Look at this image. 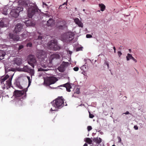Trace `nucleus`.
Masks as SVG:
<instances>
[{
    "label": "nucleus",
    "mask_w": 146,
    "mask_h": 146,
    "mask_svg": "<svg viewBox=\"0 0 146 146\" xmlns=\"http://www.w3.org/2000/svg\"><path fill=\"white\" fill-rule=\"evenodd\" d=\"M22 7H17L13 9L10 13V15L15 18L17 17L19 15V13L23 11Z\"/></svg>",
    "instance_id": "7"
},
{
    "label": "nucleus",
    "mask_w": 146,
    "mask_h": 146,
    "mask_svg": "<svg viewBox=\"0 0 146 146\" xmlns=\"http://www.w3.org/2000/svg\"><path fill=\"white\" fill-rule=\"evenodd\" d=\"M31 23V21H26V24H27L28 23Z\"/></svg>",
    "instance_id": "52"
},
{
    "label": "nucleus",
    "mask_w": 146,
    "mask_h": 146,
    "mask_svg": "<svg viewBox=\"0 0 146 146\" xmlns=\"http://www.w3.org/2000/svg\"><path fill=\"white\" fill-rule=\"evenodd\" d=\"M85 141L90 144H91L92 143V140L90 138H86Z\"/></svg>",
    "instance_id": "25"
},
{
    "label": "nucleus",
    "mask_w": 146,
    "mask_h": 146,
    "mask_svg": "<svg viewBox=\"0 0 146 146\" xmlns=\"http://www.w3.org/2000/svg\"><path fill=\"white\" fill-rule=\"evenodd\" d=\"M5 55V52L3 50H0V60L4 58Z\"/></svg>",
    "instance_id": "23"
},
{
    "label": "nucleus",
    "mask_w": 146,
    "mask_h": 146,
    "mask_svg": "<svg viewBox=\"0 0 146 146\" xmlns=\"http://www.w3.org/2000/svg\"><path fill=\"white\" fill-rule=\"evenodd\" d=\"M9 36L10 39L14 41H18L19 39V36L13 33H9Z\"/></svg>",
    "instance_id": "15"
},
{
    "label": "nucleus",
    "mask_w": 146,
    "mask_h": 146,
    "mask_svg": "<svg viewBox=\"0 0 146 146\" xmlns=\"http://www.w3.org/2000/svg\"><path fill=\"white\" fill-rule=\"evenodd\" d=\"M99 5L102 11H103L105 10L106 8V6L103 4H99Z\"/></svg>",
    "instance_id": "24"
},
{
    "label": "nucleus",
    "mask_w": 146,
    "mask_h": 146,
    "mask_svg": "<svg viewBox=\"0 0 146 146\" xmlns=\"http://www.w3.org/2000/svg\"><path fill=\"white\" fill-rule=\"evenodd\" d=\"M27 62L33 68H31L27 65L24 66L23 69V71L30 74L31 78L34 75L35 71L34 69L35 66L36 64V61L35 56L29 55L28 57Z\"/></svg>",
    "instance_id": "2"
},
{
    "label": "nucleus",
    "mask_w": 146,
    "mask_h": 146,
    "mask_svg": "<svg viewBox=\"0 0 146 146\" xmlns=\"http://www.w3.org/2000/svg\"><path fill=\"white\" fill-rule=\"evenodd\" d=\"M45 15L46 17H49V15H48V13L45 14Z\"/></svg>",
    "instance_id": "49"
},
{
    "label": "nucleus",
    "mask_w": 146,
    "mask_h": 146,
    "mask_svg": "<svg viewBox=\"0 0 146 146\" xmlns=\"http://www.w3.org/2000/svg\"><path fill=\"white\" fill-rule=\"evenodd\" d=\"M60 86H62L66 88V90L68 92L71 91L70 89L71 88V86L70 84L69 83H67L63 85H61Z\"/></svg>",
    "instance_id": "18"
},
{
    "label": "nucleus",
    "mask_w": 146,
    "mask_h": 146,
    "mask_svg": "<svg viewBox=\"0 0 146 146\" xmlns=\"http://www.w3.org/2000/svg\"><path fill=\"white\" fill-rule=\"evenodd\" d=\"M54 20L50 18L47 21L46 24L47 26L51 27L54 25Z\"/></svg>",
    "instance_id": "20"
},
{
    "label": "nucleus",
    "mask_w": 146,
    "mask_h": 146,
    "mask_svg": "<svg viewBox=\"0 0 146 146\" xmlns=\"http://www.w3.org/2000/svg\"><path fill=\"white\" fill-rule=\"evenodd\" d=\"M48 48L50 49L56 51L59 50L60 47L57 44V42L55 40H51L48 43Z\"/></svg>",
    "instance_id": "8"
},
{
    "label": "nucleus",
    "mask_w": 146,
    "mask_h": 146,
    "mask_svg": "<svg viewBox=\"0 0 146 146\" xmlns=\"http://www.w3.org/2000/svg\"><path fill=\"white\" fill-rule=\"evenodd\" d=\"M24 48V46L23 45H19V46L18 50L19 51L21 49L23 48Z\"/></svg>",
    "instance_id": "30"
},
{
    "label": "nucleus",
    "mask_w": 146,
    "mask_h": 146,
    "mask_svg": "<svg viewBox=\"0 0 146 146\" xmlns=\"http://www.w3.org/2000/svg\"><path fill=\"white\" fill-rule=\"evenodd\" d=\"M76 93L77 94H79L80 93V90L79 88H77L76 90Z\"/></svg>",
    "instance_id": "36"
},
{
    "label": "nucleus",
    "mask_w": 146,
    "mask_h": 146,
    "mask_svg": "<svg viewBox=\"0 0 146 146\" xmlns=\"http://www.w3.org/2000/svg\"><path fill=\"white\" fill-rule=\"evenodd\" d=\"M118 138L119 139V141L118 142L120 143L121 141V139L120 137H118Z\"/></svg>",
    "instance_id": "45"
},
{
    "label": "nucleus",
    "mask_w": 146,
    "mask_h": 146,
    "mask_svg": "<svg viewBox=\"0 0 146 146\" xmlns=\"http://www.w3.org/2000/svg\"><path fill=\"white\" fill-rule=\"evenodd\" d=\"M9 76L8 75H6L5 77H3V78H1V81L2 82H4L6 80H7V79L9 78Z\"/></svg>",
    "instance_id": "27"
},
{
    "label": "nucleus",
    "mask_w": 146,
    "mask_h": 146,
    "mask_svg": "<svg viewBox=\"0 0 146 146\" xmlns=\"http://www.w3.org/2000/svg\"><path fill=\"white\" fill-rule=\"evenodd\" d=\"M3 20H4V23L6 24V27L7 26V24L8 23V21L7 19H4Z\"/></svg>",
    "instance_id": "29"
},
{
    "label": "nucleus",
    "mask_w": 146,
    "mask_h": 146,
    "mask_svg": "<svg viewBox=\"0 0 146 146\" xmlns=\"http://www.w3.org/2000/svg\"><path fill=\"white\" fill-rule=\"evenodd\" d=\"M74 21L76 24L78 25L80 27H83V25L82 22L78 18H76L74 19Z\"/></svg>",
    "instance_id": "19"
},
{
    "label": "nucleus",
    "mask_w": 146,
    "mask_h": 146,
    "mask_svg": "<svg viewBox=\"0 0 146 146\" xmlns=\"http://www.w3.org/2000/svg\"><path fill=\"white\" fill-rule=\"evenodd\" d=\"M132 60H133L135 62H137V60L134 58H133V57L131 59Z\"/></svg>",
    "instance_id": "44"
},
{
    "label": "nucleus",
    "mask_w": 146,
    "mask_h": 146,
    "mask_svg": "<svg viewBox=\"0 0 146 146\" xmlns=\"http://www.w3.org/2000/svg\"><path fill=\"white\" fill-rule=\"evenodd\" d=\"M88 144L86 143H85L83 146H87Z\"/></svg>",
    "instance_id": "53"
},
{
    "label": "nucleus",
    "mask_w": 146,
    "mask_h": 146,
    "mask_svg": "<svg viewBox=\"0 0 146 146\" xmlns=\"http://www.w3.org/2000/svg\"><path fill=\"white\" fill-rule=\"evenodd\" d=\"M85 0H82L83 1V2H84L85 1Z\"/></svg>",
    "instance_id": "60"
},
{
    "label": "nucleus",
    "mask_w": 146,
    "mask_h": 146,
    "mask_svg": "<svg viewBox=\"0 0 146 146\" xmlns=\"http://www.w3.org/2000/svg\"><path fill=\"white\" fill-rule=\"evenodd\" d=\"M27 90L25 91L24 90L20 91L18 90H15L14 91L13 94L14 95L17 97H21L20 98V100L18 102V104L19 105V106H22L23 105V102L21 99H22L23 100L25 98L26 96V92Z\"/></svg>",
    "instance_id": "4"
},
{
    "label": "nucleus",
    "mask_w": 146,
    "mask_h": 146,
    "mask_svg": "<svg viewBox=\"0 0 146 146\" xmlns=\"http://www.w3.org/2000/svg\"><path fill=\"white\" fill-rule=\"evenodd\" d=\"M18 3L19 5L22 6V7L25 8L27 10L28 16L30 18L37 13L39 10L36 5L34 3L29 4L26 0H19Z\"/></svg>",
    "instance_id": "1"
},
{
    "label": "nucleus",
    "mask_w": 146,
    "mask_h": 146,
    "mask_svg": "<svg viewBox=\"0 0 146 146\" xmlns=\"http://www.w3.org/2000/svg\"><path fill=\"white\" fill-rule=\"evenodd\" d=\"M68 62H63L58 69L60 72H63L65 71V68L68 66Z\"/></svg>",
    "instance_id": "10"
},
{
    "label": "nucleus",
    "mask_w": 146,
    "mask_h": 146,
    "mask_svg": "<svg viewBox=\"0 0 146 146\" xmlns=\"http://www.w3.org/2000/svg\"><path fill=\"white\" fill-rule=\"evenodd\" d=\"M56 27L60 30H66L67 26L66 22L64 20L60 19L56 21Z\"/></svg>",
    "instance_id": "6"
},
{
    "label": "nucleus",
    "mask_w": 146,
    "mask_h": 146,
    "mask_svg": "<svg viewBox=\"0 0 146 146\" xmlns=\"http://www.w3.org/2000/svg\"><path fill=\"white\" fill-rule=\"evenodd\" d=\"M4 20H2L0 22V26L2 27H6V24L4 23Z\"/></svg>",
    "instance_id": "26"
},
{
    "label": "nucleus",
    "mask_w": 146,
    "mask_h": 146,
    "mask_svg": "<svg viewBox=\"0 0 146 146\" xmlns=\"http://www.w3.org/2000/svg\"><path fill=\"white\" fill-rule=\"evenodd\" d=\"M81 68L82 70L84 71H86L88 69L87 64L86 63L85 64L81 67Z\"/></svg>",
    "instance_id": "22"
},
{
    "label": "nucleus",
    "mask_w": 146,
    "mask_h": 146,
    "mask_svg": "<svg viewBox=\"0 0 146 146\" xmlns=\"http://www.w3.org/2000/svg\"><path fill=\"white\" fill-rule=\"evenodd\" d=\"M86 37L87 38H90L92 37V36L90 34H87L86 35Z\"/></svg>",
    "instance_id": "35"
},
{
    "label": "nucleus",
    "mask_w": 146,
    "mask_h": 146,
    "mask_svg": "<svg viewBox=\"0 0 146 146\" xmlns=\"http://www.w3.org/2000/svg\"><path fill=\"white\" fill-rule=\"evenodd\" d=\"M89 117L91 118H92L93 117H94V115L90 113V112H89Z\"/></svg>",
    "instance_id": "33"
},
{
    "label": "nucleus",
    "mask_w": 146,
    "mask_h": 146,
    "mask_svg": "<svg viewBox=\"0 0 146 146\" xmlns=\"http://www.w3.org/2000/svg\"><path fill=\"white\" fill-rule=\"evenodd\" d=\"M42 4L43 5H45L46 6H47V5L46 3H45L44 2H42Z\"/></svg>",
    "instance_id": "48"
},
{
    "label": "nucleus",
    "mask_w": 146,
    "mask_h": 146,
    "mask_svg": "<svg viewBox=\"0 0 146 146\" xmlns=\"http://www.w3.org/2000/svg\"><path fill=\"white\" fill-rule=\"evenodd\" d=\"M65 4H66V2H64L63 4L62 5H61L60 6V7H59V8H60V7H61V6L63 5H64Z\"/></svg>",
    "instance_id": "51"
},
{
    "label": "nucleus",
    "mask_w": 146,
    "mask_h": 146,
    "mask_svg": "<svg viewBox=\"0 0 146 146\" xmlns=\"http://www.w3.org/2000/svg\"><path fill=\"white\" fill-rule=\"evenodd\" d=\"M9 70L10 71H14V70H13V68H11V70H10V69H9Z\"/></svg>",
    "instance_id": "56"
},
{
    "label": "nucleus",
    "mask_w": 146,
    "mask_h": 146,
    "mask_svg": "<svg viewBox=\"0 0 146 146\" xmlns=\"http://www.w3.org/2000/svg\"><path fill=\"white\" fill-rule=\"evenodd\" d=\"M65 38L67 42H69L72 40L74 38V35L71 32H68L66 33Z\"/></svg>",
    "instance_id": "9"
},
{
    "label": "nucleus",
    "mask_w": 146,
    "mask_h": 146,
    "mask_svg": "<svg viewBox=\"0 0 146 146\" xmlns=\"http://www.w3.org/2000/svg\"><path fill=\"white\" fill-rule=\"evenodd\" d=\"M112 146H116L115 145H113Z\"/></svg>",
    "instance_id": "59"
},
{
    "label": "nucleus",
    "mask_w": 146,
    "mask_h": 146,
    "mask_svg": "<svg viewBox=\"0 0 146 146\" xmlns=\"http://www.w3.org/2000/svg\"><path fill=\"white\" fill-rule=\"evenodd\" d=\"M58 80L57 78L54 77H50L48 78L46 80H44V83L47 86H49V88L51 89L56 88V87H52L50 85L54 84Z\"/></svg>",
    "instance_id": "5"
},
{
    "label": "nucleus",
    "mask_w": 146,
    "mask_h": 146,
    "mask_svg": "<svg viewBox=\"0 0 146 146\" xmlns=\"http://www.w3.org/2000/svg\"><path fill=\"white\" fill-rule=\"evenodd\" d=\"M2 91L0 90V98L1 97V96H2Z\"/></svg>",
    "instance_id": "46"
},
{
    "label": "nucleus",
    "mask_w": 146,
    "mask_h": 146,
    "mask_svg": "<svg viewBox=\"0 0 146 146\" xmlns=\"http://www.w3.org/2000/svg\"><path fill=\"white\" fill-rule=\"evenodd\" d=\"M50 110L51 111H53L55 110H53L52 109V108H51L50 109Z\"/></svg>",
    "instance_id": "58"
},
{
    "label": "nucleus",
    "mask_w": 146,
    "mask_h": 146,
    "mask_svg": "<svg viewBox=\"0 0 146 146\" xmlns=\"http://www.w3.org/2000/svg\"><path fill=\"white\" fill-rule=\"evenodd\" d=\"M27 78L28 80H29L30 79V77L29 76H27Z\"/></svg>",
    "instance_id": "55"
},
{
    "label": "nucleus",
    "mask_w": 146,
    "mask_h": 146,
    "mask_svg": "<svg viewBox=\"0 0 146 146\" xmlns=\"http://www.w3.org/2000/svg\"><path fill=\"white\" fill-rule=\"evenodd\" d=\"M39 35L38 36L37 39L35 40V42H36L38 44H40L42 43V40L43 38L42 35L38 32V33Z\"/></svg>",
    "instance_id": "16"
},
{
    "label": "nucleus",
    "mask_w": 146,
    "mask_h": 146,
    "mask_svg": "<svg viewBox=\"0 0 146 146\" xmlns=\"http://www.w3.org/2000/svg\"><path fill=\"white\" fill-rule=\"evenodd\" d=\"M13 62L15 65L16 64L17 66H19L22 64V59L20 58L16 57L14 58Z\"/></svg>",
    "instance_id": "13"
},
{
    "label": "nucleus",
    "mask_w": 146,
    "mask_h": 146,
    "mask_svg": "<svg viewBox=\"0 0 146 146\" xmlns=\"http://www.w3.org/2000/svg\"><path fill=\"white\" fill-rule=\"evenodd\" d=\"M102 141V139L100 137H96L93 139V141L97 144H100Z\"/></svg>",
    "instance_id": "21"
},
{
    "label": "nucleus",
    "mask_w": 146,
    "mask_h": 146,
    "mask_svg": "<svg viewBox=\"0 0 146 146\" xmlns=\"http://www.w3.org/2000/svg\"><path fill=\"white\" fill-rule=\"evenodd\" d=\"M73 70L75 71H78L79 70V68L78 67H75L73 68Z\"/></svg>",
    "instance_id": "37"
},
{
    "label": "nucleus",
    "mask_w": 146,
    "mask_h": 146,
    "mask_svg": "<svg viewBox=\"0 0 146 146\" xmlns=\"http://www.w3.org/2000/svg\"><path fill=\"white\" fill-rule=\"evenodd\" d=\"M88 62H91V60H90L89 59L88 60Z\"/></svg>",
    "instance_id": "57"
},
{
    "label": "nucleus",
    "mask_w": 146,
    "mask_h": 146,
    "mask_svg": "<svg viewBox=\"0 0 146 146\" xmlns=\"http://www.w3.org/2000/svg\"><path fill=\"white\" fill-rule=\"evenodd\" d=\"M134 128L135 130H137L138 129V127L136 125L134 126Z\"/></svg>",
    "instance_id": "41"
},
{
    "label": "nucleus",
    "mask_w": 146,
    "mask_h": 146,
    "mask_svg": "<svg viewBox=\"0 0 146 146\" xmlns=\"http://www.w3.org/2000/svg\"><path fill=\"white\" fill-rule=\"evenodd\" d=\"M64 99L62 96L58 97L52 102V106L55 108H61L64 105L67 106V104H64Z\"/></svg>",
    "instance_id": "3"
},
{
    "label": "nucleus",
    "mask_w": 146,
    "mask_h": 146,
    "mask_svg": "<svg viewBox=\"0 0 146 146\" xmlns=\"http://www.w3.org/2000/svg\"><path fill=\"white\" fill-rule=\"evenodd\" d=\"M3 13L5 15H6L7 14V11L6 10L5 11H3Z\"/></svg>",
    "instance_id": "43"
},
{
    "label": "nucleus",
    "mask_w": 146,
    "mask_h": 146,
    "mask_svg": "<svg viewBox=\"0 0 146 146\" xmlns=\"http://www.w3.org/2000/svg\"><path fill=\"white\" fill-rule=\"evenodd\" d=\"M83 11H85V9H84L83 10Z\"/></svg>",
    "instance_id": "61"
},
{
    "label": "nucleus",
    "mask_w": 146,
    "mask_h": 146,
    "mask_svg": "<svg viewBox=\"0 0 146 146\" xmlns=\"http://www.w3.org/2000/svg\"><path fill=\"white\" fill-rule=\"evenodd\" d=\"M29 81V84H28V86H30V85L31 84V79H30L28 80Z\"/></svg>",
    "instance_id": "39"
},
{
    "label": "nucleus",
    "mask_w": 146,
    "mask_h": 146,
    "mask_svg": "<svg viewBox=\"0 0 146 146\" xmlns=\"http://www.w3.org/2000/svg\"><path fill=\"white\" fill-rule=\"evenodd\" d=\"M92 129V127L91 126H88L87 127V129L88 130V131H89L91 130Z\"/></svg>",
    "instance_id": "34"
},
{
    "label": "nucleus",
    "mask_w": 146,
    "mask_h": 146,
    "mask_svg": "<svg viewBox=\"0 0 146 146\" xmlns=\"http://www.w3.org/2000/svg\"><path fill=\"white\" fill-rule=\"evenodd\" d=\"M32 46V43L31 42H29L27 44V47H31Z\"/></svg>",
    "instance_id": "32"
},
{
    "label": "nucleus",
    "mask_w": 146,
    "mask_h": 146,
    "mask_svg": "<svg viewBox=\"0 0 146 146\" xmlns=\"http://www.w3.org/2000/svg\"><path fill=\"white\" fill-rule=\"evenodd\" d=\"M125 114L126 115H127V114H129V111H127L126 112H125L124 113H123V114Z\"/></svg>",
    "instance_id": "47"
},
{
    "label": "nucleus",
    "mask_w": 146,
    "mask_h": 146,
    "mask_svg": "<svg viewBox=\"0 0 146 146\" xmlns=\"http://www.w3.org/2000/svg\"><path fill=\"white\" fill-rule=\"evenodd\" d=\"M60 57V56L59 54H54L50 55L49 60L50 61H52L54 59H59Z\"/></svg>",
    "instance_id": "17"
},
{
    "label": "nucleus",
    "mask_w": 146,
    "mask_h": 146,
    "mask_svg": "<svg viewBox=\"0 0 146 146\" xmlns=\"http://www.w3.org/2000/svg\"><path fill=\"white\" fill-rule=\"evenodd\" d=\"M113 49L114 50V53H115L116 52V49H115V47L114 46L113 47Z\"/></svg>",
    "instance_id": "50"
},
{
    "label": "nucleus",
    "mask_w": 146,
    "mask_h": 146,
    "mask_svg": "<svg viewBox=\"0 0 146 146\" xmlns=\"http://www.w3.org/2000/svg\"><path fill=\"white\" fill-rule=\"evenodd\" d=\"M42 70H43V69H42V68H40V69H38V71H42Z\"/></svg>",
    "instance_id": "54"
},
{
    "label": "nucleus",
    "mask_w": 146,
    "mask_h": 146,
    "mask_svg": "<svg viewBox=\"0 0 146 146\" xmlns=\"http://www.w3.org/2000/svg\"><path fill=\"white\" fill-rule=\"evenodd\" d=\"M38 57L39 58H44L46 56L45 52L42 50H38L37 52Z\"/></svg>",
    "instance_id": "14"
},
{
    "label": "nucleus",
    "mask_w": 146,
    "mask_h": 146,
    "mask_svg": "<svg viewBox=\"0 0 146 146\" xmlns=\"http://www.w3.org/2000/svg\"><path fill=\"white\" fill-rule=\"evenodd\" d=\"M105 63L106 65H107L108 68H109V64H108V62H107V61L105 62Z\"/></svg>",
    "instance_id": "40"
},
{
    "label": "nucleus",
    "mask_w": 146,
    "mask_h": 146,
    "mask_svg": "<svg viewBox=\"0 0 146 146\" xmlns=\"http://www.w3.org/2000/svg\"><path fill=\"white\" fill-rule=\"evenodd\" d=\"M133 56H132L131 54H127V56H126L127 60V61L129 60L130 59H131L132 58Z\"/></svg>",
    "instance_id": "28"
},
{
    "label": "nucleus",
    "mask_w": 146,
    "mask_h": 146,
    "mask_svg": "<svg viewBox=\"0 0 146 146\" xmlns=\"http://www.w3.org/2000/svg\"><path fill=\"white\" fill-rule=\"evenodd\" d=\"M12 77L9 78L8 80L6 81V84L4 85V87L3 88L4 89L6 88L7 89L10 88L11 85V80Z\"/></svg>",
    "instance_id": "12"
},
{
    "label": "nucleus",
    "mask_w": 146,
    "mask_h": 146,
    "mask_svg": "<svg viewBox=\"0 0 146 146\" xmlns=\"http://www.w3.org/2000/svg\"><path fill=\"white\" fill-rule=\"evenodd\" d=\"M23 29V25L20 23H18L15 26L14 31L16 33L20 32Z\"/></svg>",
    "instance_id": "11"
},
{
    "label": "nucleus",
    "mask_w": 146,
    "mask_h": 146,
    "mask_svg": "<svg viewBox=\"0 0 146 146\" xmlns=\"http://www.w3.org/2000/svg\"><path fill=\"white\" fill-rule=\"evenodd\" d=\"M117 53L118 54V56H119V57H120V56L122 54V53L120 51H118Z\"/></svg>",
    "instance_id": "42"
},
{
    "label": "nucleus",
    "mask_w": 146,
    "mask_h": 146,
    "mask_svg": "<svg viewBox=\"0 0 146 146\" xmlns=\"http://www.w3.org/2000/svg\"><path fill=\"white\" fill-rule=\"evenodd\" d=\"M29 81V84H28V86H30V85L31 84V79H30L28 80Z\"/></svg>",
    "instance_id": "38"
},
{
    "label": "nucleus",
    "mask_w": 146,
    "mask_h": 146,
    "mask_svg": "<svg viewBox=\"0 0 146 146\" xmlns=\"http://www.w3.org/2000/svg\"><path fill=\"white\" fill-rule=\"evenodd\" d=\"M83 47H78L76 48V51H78L80 50H82Z\"/></svg>",
    "instance_id": "31"
}]
</instances>
